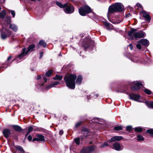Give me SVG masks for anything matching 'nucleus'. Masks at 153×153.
<instances>
[{
	"mask_svg": "<svg viewBox=\"0 0 153 153\" xmlns=\"http://www.w3.org/2000/svg\"><path fill=\"white\" fill-rule=\"evenodd\" d=\"M3 134L4 136L6 138H8L10 134V131L8 129H5L3 131Z\"/></svg>",
	"mask_w": 153,
	"mask_h": 153,
	"instance_id": "obj_16",
	"label": "nucleus"
},
{
	"mask_svg": "<svg viewBox=\"0 0 153 153\" xmlns=\"http://www.w3.org/2000/svg\"><path fill=\"white\" fill-rule=\"evenodd\" d=\"M65 9V11L67 13H73L74 11V7L71 4H70L66 7Z\"/></svg>",
	"mask_w": 153,
	"mask_h": 153,
	"instance_id": "obj_8",
	"label": "nucleus"
},
{
	"mask_svg": "<svg viewBox=\"0 0 153 153\" xmlns=\"http://www.w3.org/2000/svg\"><path fill=\"white\" fill-rule=\"evenodd\" d=\"M10 27L11 29L15 32L17 31L18 30L17 26L14 24H10Z\"/></svg>",
	"mask_w": 153,
	"mask_h": 153,
	"instance_id": "obj_24",
	"label": "nucleus"
},
{
	"mask_svg": "<svg viewBox=\"0 0 153 153\" xmlns=\"http://www.w3.org/2000/svg\"><path fill=\"white\" fill-rule=\"evenodd\" d=\"M38 139V141H45V139L43 136L38 134L37 135Z\"/></svg>",
	"mask_w": 153,
	"mask_h": 153,
	"instance_id": "obj_21",
	"label": "nucleus"
},
{
	"mask_svg": "<svg viewBox=\"0 0 153 153\" xmlns=\"http://www.w3.org/2000/svg\"><path fill=\"white\" fill-rule=\"evenodd\" d=\"M143 128L140 127H137L134 128V130L135 131L141 132L142 131Z\"/></svg>",
	"mask_w": 153,
	"mask_h": 153,
	"instance_id": "obj_33",
	"label": "nucleus"
},
{
	"mask_svg": "<svg viewBox=\"0 0 153 153\" xmlns=\"http://www.w3.org/2000/svg\"><path fill=\"white\" fill-rule=\"evenodd\" d=\"M142 85V84L139 81H134L132 83L131 88L133 91H137L139 90Z\"/></svg>",
	"mask_w": 153,
	"mask_h": 153,
	"instance_id": "obj_5",
	"label": "nucleus"
},
{
	"mask_svg": "<svg viewBox=\"0 0 153 153\" xmlns=\"http://www.w3.org/2000/svg\"><path fill=\"white\" fill-rule=\"evenodd\" d=\"M27 139H28V140H29V141H31L32 139V138L31 136L30 135H29L28 136V137H27Z\"/></svg>",
	"mask_w": 153,
	"mask_h": 153,
	"instance_id": "obj_47",
	"label": "nucleus"
},
{
	"mask_svg": "<svg viewBox=\"0 0 153 153\" xmlns=\"http://www.w3.org/2000/svg\"><path fill=\"white\" fill-rule=\"evenodd\" d=\"M59 83V82L58 81H56L55 82H54L53 83H51V84L49 85L46 87V89H49L53 87L54 86L57 85Z\"/></svg>",
	"mask_w": 153,
	"mask_h": 153,
	"instance_id": "obj_19",
	"label": "nucleus"
},
{
	"mask_svg": "<svg viewBox=\"0 0 153 153\" xmlns=\"http://www.w3.org/2000/svg\"><path fill=\"white\" fill-rule=\"evenodd\" d=\"M11 15H12L13 17H14L15 16V11L13 10H11Z\"/></svg>",
	"mask_w": 153,
	"mask_h": 153,
	"instance_id": "obj_46",
	"label": "nucleus"
},
{
	"mask_svg": "<svg viewBox=\"0 0 153 153\" xmlns=\"http://www.w3.org/2000/svg\"><path fill=\"white\" fill-rule=\"evenodd\" d=\"M38 141V139H37V136H36V137L34 138H33V141Z\"/></svg>",
	"mask_w": 153,
	"mask_h": 153,
	"instance_id": "obj_54",
	"label": "nucleus"
},
{
	"mask_svg": "<svg viewBox=\"0 0 153 153\" xmlns=\"http://www.w3.org/2000/svg\"><path fill=\"white\" fill-rule=\"evenodd\" d=\"M145 36V33L142 31L136 32L135 34L134 38L136 39L144 37Z\"/></svg>",
	"mask_w": 153,
	"mask_h": 153,
	"instance_id": "obj_10",
	"label": "nucleus"
},
{
	"mask_svg": "<svg viewBox=\"0 0 153 153\" xmlns=\"http://www.w3.org/2000/svg\"><path fill=\"white\" fill-rule=\"evenodd\" d=\"M94 94H92L91 96H92V97H94V98H96L98 96V94H96L95 95V96H93Z\"/></svg>",
	"mask_w": 153,
	"mask_h": 153,
	"instance_id": "obj_49",
	"label": "nucleus"
},
{
	"mask_svg": "<svg viewBox=\"0 0 153 153\" xmlns=\"http://www.w3.org/2000/svg\"><path fill=\"white\" fill-rule=\"evenodd\" d=\"M27 53L28 52L26 51V48H23L22 49V53L18 56L17 59H21L25 56ZM17 60H18V59Z\"/></svg>",
	"mask_w": 153,
	"mask_h": 153,
	"instance_id": "obj_12",
	"label": "nucleus"
},
{
	"mask_svg": "<svg viewBox=\"0 0 153 153\" xmlns=\"http://www.w3.org/2000/svg\"><path fill=\"white\" fill-rule=\"evenodd\" d=\"M131 60L134 62H138V61L137 59V58L136 57H133L132 58Z\"/></svg>",
	"mask_w": 153,
	"mask_h": 153,
	"instance_id": "obj_43",
	"label": "nucleus"
},
{
	"mask_svg": "<svg viewBox=\"0 0 153 153\" xmlns=\"http://www.w3.org/2000/svg\"><path fill=\"white\" fill-rule=\"evenodd\" d=\"M123 6L120 3H116L109 6L108 13H112L116 11H122L123 10Z\"/></svg>",
	"mask_w": 153,
	"mask_h": 153,
	"instance_id": "obj_2",
	"label": "nucleus"
},
{
	"mask_svg": "<svg viewBox=\"0 0 153 153\" xmlns=\"http://www.w3.org/2000/svg\"><path fill=\"white\" fill-rule=\"evenodd\" d=\"M95 149L94 146H91L85 147L81 150V153H87L92 152Z\"/></svg>",
	"mask_w": 153,
	"mask_h": 153,
	"instance_id": "obj_7",
	"label": "nucleus"
},
{
	"mask_svg": "<svg viewBox=\"0 0 153 153\" xmlns=\"http://www.w3.org/2000/svg\"><path fill=\"white\" fill-rule=\"evenodd\" d=\"M105 27L108 30H110L113 29V27L111 24L108 23H105Z\"/></svg>",
	"mask_w": 153,
	"mask_h": 153,
	"instance_id": "obj_20",
	"label": "nucleus"
},
{
	"mask_svg": "<svg viewBox=\"0 0 153 153\" xmlns=\"http://www.w3.org/2000/svg\"><path fill=\"white\" fill-rule=\"evenodd\" d=\"M111 142L110 140L108 141L107 142H106L103 143L102 146V147H105L106 146H107L108 145L109 143H110Z\"/></svg>",
	"mask_w": 153,
	"mask_h": 153,
	"instance_id": "obj_35",
	"label": "nucleus"
},
{
	"mask_svg": "<svg viewBox=\"0 0 153 153\" xmlns=\"http://www.w3.org/2000/svg\"><path fill=\"white\" fill-rule=\"evenodd\" d=\"M129 47H130V49L132 50L133 48V47L132 45L131 44H130L129 45Z\"/></svg>",
	"mask_w": 153,
	"mask_h": 153,
	"instance_id": "obj_50",
	"label": "nucleus"
},
{
	"mask_svg": "<svg viewBox=\"0 0 153 153\" xmlns=\"http://www.w3.org/2000/svg\"><path fill=\"white\" fill-rule=\"evenodd\" d=\"M63 133V131L62 130H60L59 131V134L60 135H62Z\"/></svg>",
	"mask_w": 153,
	"mask_h": 153,
	"instance_id": "obj_51",
	"label": "nucleus"
},
{
	"mask_svg": "<svg viewBox=\"0 0 153 153\" xmlns=\"http://www.w3.org/2000/svg\"><path fill=\"white\" fill-rule=\"evenodd\" d=\"M11 33L10 32H8L7 33H2L1 34V37L2 39H6L7 37L11 35Z\"/></svg>",
	"mask_w": 153,
	"mask_h": 153,
	"instance_id": "obj_18",
	"label": "nucleus"
},
{
	"mask_svg": "<svg viewBox=\"0 0 153 153\" xmlns=\"http://www.w3.org/2000/svg\"><path fill=\"white\" fill-rule=\"evenodd\" d=\"M82 79V78L81 76H78L76 80V84L78 85H80L81 83Z\"/></svg>",
	"mask_w": 153,
	"mask_h": 153,
	"instance_id": "obj_25",
	"label": "nucleus"
},
{
	"mask_svg": "<svg viewBox=\"0 0 153 153\" xmlns=\"http://www.w3.org/2000/svg\"><path fill=\"white\" fill-rule=\"evenodd\" d=\"M123 137L120 136H115L112 137L110 141L111 142H113L116 141H119L122 139Z\"/></svg>",
	"mask_w": 153,
	"mask_h": 153,
	"instance_id": "obj_14",
	"label": "nucleus"
},
{
	"mask_svg": "<svg viewBox=\"0 0 153 153\" xmlns=\"http://www.w3.org/2000/svg\"><path fill=\"white\" fill-rule=\"evenodd\" d=\"M53 73V70H50L47 71L46 73V75L47 76H50Z\"/></svg>",
	"mask_w": 153,
	"mask_h": 153,
	"instance_id": "obj_31",
	"label": "nucleus"
},
{
	"mask_svg": "<svg viewBox=\"0 0 153 153\" xmlns=\"http://www.w3.org/2000/svg\"><path fill=\"white\" fill-rule=\"evenodd\" d=\"M137 140L139 141H143L144 140V138L143 137L140 135H138L137 136Z\"/></svg>",
	"mask_w": 153,
	"mask_h": 153,
	"instance_id": "obj_38",
	"label": "nucleus"
},
{
	"mask_svg": "<svg viewBox=\"0 0 153 153\" xmlns=\"http://www.w3.org/2000/svg\"><path fill=\"white\" fill-rule=\"evenodd\" d=\"M11 56H10L8 57L7 59V60L5 63L7 65V66L6 67H5V68H7V66H8L10 64L9 62V61L11 59Z\"/></svg>",
	"mask_w": 153,
	"mask_h": 153,
	"instance_id": "obj_36",
	"label": "nucleus"
},
{
	"mask_svg": "<svg viewBox=\"0 0 153 153\" xmlns=\"http://www.w3.org/2000/svg\"><path fill=\"white\" fill-rule=\"evenodd\" d=\"M15 147L17 150H18L21 153H23L24 152V151L21 146H15Z\"/></svg>",
	"mask_w": 153,
	"mask_h": 153,
	"instance_id": "obj_27",
	"label": "nucleus"
},
{
	"mask_svg": "<svg viewBox=\"0 0 153 153\" xmlns=\"http://www.w3.org/2000/svg\"><path fill=\"white\" fill-rule=\"evenodd\" d=\"M91 11V8L87 6H84L79 10L80 14L82 16H85L86 13H88Z\"/></svg>",
	"mask_w": 153,
	"mask_h": 153,
	"instance_id": "obj_3",
	"label": "nucleus"
},
{
	"mask_svg": "<svg viewBox=\"0 0 153 153\" xmlns=\"http://www.w3.org/2000/svg\"><path fill=\"white\" fill-rule=\"evenodd\" d=\"M138 42L146 46H148L149 45V42L147 39H142L139 41Z\"/></svg>",
	"mask_w": 153,
	"mask_h": 153,
	"instance_id": "obj_15",
	"label": "nucleus"
},
{
	"mask_svg": "<svg viewBox=\"0 0 153 153\" xmlns=\"http://www.w3.org/2000/svg\"><path fill=\"white\" fill-rule=\"evenodd\" d=\"M1 8L0 7V10H1Z\"/></svg>",
	"mask_w": 153,
	"mask_h": 153,
	"instance_id": "obj_60",
	"label": "nucleus"
},
{
	"mask_svg": "<svg viewBox=\"0 0 153 153\" xmlns=\"http://www.w3.org/2000/svg\"><path fill=\"white\" fill-rule=\"evenodd\" d=\"M90 45L92 46L94 45V42L91 40L90 38H88L87 39H85L82 42V45L85 48H88Z\"/></svg>",
	"mask_w": 153,
	"mask_h": 153,
	"instance_id": "obj_4",
	"label": "nucleus"
},
{
	"mask_svg": "<svg viewBox=\"0 0 153 153\" xmlns=\"http://www.w3.org/2000/svg\"><path fill=\"white\" fill-rule=\"evenodd\" d=\"M81 122H79L76 124V125H75V126L76 127H77L78 126H80L81 125Z\"/></svg>",
	"mask_w": 153,
	"mask_h": 153,
	"instance_id": "obj_48",
	"label": "nucleus"
},
{
	"mask_svg": "<svg viewBox=\"0 0 153 153\" xmlns=\"http://www.w3.org/2000/svg\"><path fill=\"white\" fill-rule=\"evenodd\" d=\"M114 128L116 130H120L122 129V127L121 126H117L114 127Z\"/></svg>",
	"mask_w": 153,
	"mask_h": 153,
	"instance_id": "obj_40",
	"label": "nucleus"
},
{
	"mask_svg": "<svg viewBox=\"0 0 153 153\" xmlns=\"http://www.w3.org/2000/svg\"><path fill=\"white\" fill-rule=\"evenodd\" d=\"M77 77L74 74H67L64 78L67 86L71 89H74L75 86V80Z\"/></svg>",
	"mask_w": 153,
	"mask_h": 153,
	"instance_id": "obj_1",
	"label": "nucleus"
},
{
	"mask_svg": "<svg viewBox=\"0 0 153 153\" xmlns=\"http://www.w3.org/2000/svg\"><path fill=\"white\" fill-rule=\"evenodd\" d=\"M5 0H3V1H4Z\"/></svg>",
	"mask_w": 153,
	"mask_h": 153,
	"instance_id": "obj_62",
	"label": "nucleus"
},
{
	"mask_svg": "<svg viewBox=\"0 0 153 153\" xmlns=\"http://www.w3.org/2000/svg\"><path fill=\"white\" fill-rule=\"evenodd\" d=\"M81 133L84 134L85 136L83 138L86 137L87 136L86 135L88 132V128H83L81 131Z\"/></svg>",
	"mask_w": 153,
	"mask_h": 153,
	"instance_id": "obj_17",
	"label": "nucleus"
},
{
	"mask_svg": "<svg viewBox=\"0 0 153 153\" xmlns=\"http://www.w3.org/2000/svg\"><path fill=\"white\" fill-rule=\"evenodd\" d=\"M129 97L131 99L139 102H142V101L141 100L142 98L138 94H131L129 95Z\"/></svg>",
	"mask_w": 153,
	"mask_h": 153,
	"instance_id": "obj_6",
	"label": "nucleus"
},
{
	"mask_svg": "<svg viewBox=\"0 0 153 153\" xmlns=\"http://www.w3.org/2000/svg\"><path fill=\"white\" fill-rule=\"evenodd\" d=\"M146 132L151 134H153V129H151L146 130Z\"/></svg>",
	"mask_w": 153,
	"mask_h": 153,
	"instance_id": "obj_42",
	"label": "nucleus"
},
{
	"mask_svg": "<svg viewBox=\"0 0 153 153\" xmlns=\"http://www.w3.org/2000/svg\"><path fill=\"white\" fill-rule=\"evenodd\" d=\"M43 52H41L40 53V58H41L43 56Z\"/></svg>",
	"mask_w": 153,
	"mask_h": 153,
	"instance_id": "obj_53",
	"label": "nucleus"
},
{
	"mask_svg": "<svg viewBox=\"0 0 153 153\" xmlns=\"http://www.w3.org/2000/svg\"><path fill=\"white\" fill-rule=\"evenodd\" d=\"M80 138H76L74 139V141L75 143L78 145H79L80 143Z\"/></svg>",
	"mask_w": 153,
	"mask_h": 153,
	"instance_id": "obj_34",
	"label": "nucleus"
},
{
	"mask_svg": "<svg viewBox=\"0 0 153 153\" xmlns=\"http://www.w3.org/2000/svg\"><path fill=\"white\" fill-rule=\"evenodd\" d=\"M126 129L127 131H131L132 130V128L131 126H126Z\"/></svg>",
	"mask_w": 153,
	"mask_h": 153,
	"instance_id": "obj_44",
	"label": "nucleus"
},
{
	"mask_svg": "<svg viewBox=\"0 0 153 153\" xmlns=\"http://www.w3.org/2000/svg\"><path fill=\"white\" fill-rule=\"evenodd\" d=\"M6 14V12L4 10H3L0 12V18L4 19Z\"/></svg>",
	"mask_w": 153,
	"mask_h": 153,
	"instance_id": "obj_28",
	"label": "nucleus"
},
{
	"mask_svg": "<svg viewBox=\"0 0 153 153\" xmlns=\"http://www.w3.org/2000/svg\"><path fill=\"white\" fill-rule=\"evenodd\" d=\"M62 78V76L58 75H56L55 77L53 78L54 79H58L59 80H61Z\"/></svg>",
	"mask_w": 153,
	"mask_h": 153,
	"instance_id": "obj_30",
	"label": "nucleus"
},
{
	"mask_svg": "<svg viewBox=\"0 0 153 153\" xmlns=\"http://www.w3.org/2000/svg\"><path fill=\"white\" fill-rule=\"evenodd\" d=\"M140 44V43H139L136 45L137 48L139 49H140L141 48V46Z\"/></svg>",
	"mask_w": 153,
	"mask_h": 153,
	"instance_id": "obj_45",
	"label": "nucleus"
},
{
	"mask_svg": "<svg viewBox=\"0 0 153 153\" xmlns=\"http://www.w3.org/2000/svg\"><path fill=\"white\" fill-rule=\"evenodd\" d=\"M145 103L148 108H153V101H146Z\"/></svg>",
	"mask_w": 153,
	"mask_h": 153,
	"instance_id": "obj_22",
	"label": "nucleus"
},
{
	"mask_svg": "<svg viewBox=\"0 0 153 153\" xmlns=\"http://www.w3.org/2000/svg\"><path fill=\"white\" fill-rule=\"evenodd\" d=\"M140 14L145 19L149 22L151 19V17L149 14L144 11H141L140 13Z\"/></svg>",
	"mask_w": 153,
	"mask_h": 153,
	"instance_id": "obj_9",
	"label": "nucleus"
},
{
	"mask_svg": "<svg viewBox=\"0 0 153 153\" xmlns=\"http://www.w3.org/2000/svg\"><path fill=\"white\" fill-rule=\"evenodd\" d=\"M44 84V82L41 83H40L39 84V85L41 87H42L43 85V84Z\"/></svg>",
	"mask_w": 153,
	"mask_h": 153,
	"instance_id": "obj_57",
	"label": "nucleus"
},
{
	"mask_svg": "<svg viewBox=\"0 0 153 153\" xmlns=\"http://www.w3.org/2000/svg\"><path fill=\"white\" fill-rule=\"evenodd\" d=\"M143 90L145 93L148 94H150L152 93L151 91L148 89L145 88Z\"/></svg>",
	"mask_w": 153,
	"mask_h": 153,
	"instance_id": "obj_37",
	"label": "nucleus"
},
{
	"mask_svg": "<svg viewBox=\"0 0 153 153\" xmlns=\"http://www.w3.org/2000/svg\"><path fill=\"white\" fill-rule=\"evenodd\" d=\"M32 1H35V0H31Z\"/></svg>",
	"mask_w": 153,
	"mask_h": 153,
	"instance_id": "obj_59",
	"label": "nucleus"
},
{
	"mask_svg": "<svg viewBox=\"0 0 153 153\" xmlns=\"http://www.w3.org/2000/svg\"><path fill=\"white\" fill-rule=\"evenodd\" d=\"M131 16V15L130 13H128V14L126 16V17H129L130 16Z\"/></svg>",
	"mask_w": 153,
	"mask_h": 153,
	"instance_id": "obj_58",
	"label": "nucleus"
},
{
	"mask_svg": "<svg viewBox=\"0 0 153 153\" xmlns=\"http://www.w3.org/2000/svg\"><path fill=\"white\" fill-rule=\"evenodd\" d=\"M32 71H33V69H32Z\"/></svg>",
	"mask_w": 153,
	"mask_h": 153,
	"instance_id": "obj_63",
	"label": "nucleus"
},
{
	"mask_svg": "<svg viewBox=\"0 0 153 153\" xmlns=\"http://www.w3.org/2000/svg\"><path fill=\"white\" fill-rule=\"evenodd\" d=\"M33 127L32 126L28 127V131L26 134V136H27L33 130Z\"/></svg>",
	"mask_w": 153,
	"mask_h": 153,
	"instance_id": "obj_39",
	"label": "nucleus"
},
{
	"mask_svg": "<svg viewBox=\"0 0 153 153\" xmlns=\"http://www.w3.org/2000/svg\"><path fill=\"white\" fill-rule=\"evenodd\" d=\"M92 120L93 122L99 123L100 119L99 118H96L93 119Z\"/></svg>",
	"mask_w": 153,
	"mask_h": 153,
	"instance_id": "obj_41",
	"label": "nucleus"
},
{
	"mask_svg": "<svg viewBox=\"0 0 153 153\" xmlns=\"http://www.w3.org/2000/svg\"><path fill=\"white\" fill-rule=\"evenodd\" d=\"M42 89L43 90V88H42Z\"/></svg>",
	"mask_w": 153,
	"mask_h": 153,
	"instance_id": "obj_61",
	"label": "nucleus"
},
{
	"mask_svg": "<svg viewBox=\"0 0 153 153\" xmlns=\"http://www.w3.org/2000/svg\"><path fill=\"white\" fill-rule=\"evenodd\" d=\"M41 78V76L40 75H39L37 78V79H40V78Z\"/></svg>",
	"mask_w": 153,
	"mask_h": 153,
	"instance_id": "obj_56",
	"label": "nucleus"
},
{
	"mask_svg": "<svg viewBox=\"0 0 153 153\" xmlns=\"http://www.w3.org/2000/svg\"><path fill=\"white\" fill-rule=\"evenodd\" d=\"M39 44L43 47H45L46 45V43L43 40L40 41L39 42Z\"/></svg>",
	"mask_w": 153,
	"mask_h": 153,
	"instance_id": "obj_32",
	"label": "nucleus"
},
{
	"mask_svg": "<svg viewBox=\"0 0 153 153\" xmlns=\"http://www.w3.org/2000/svg\"><path fill=\"white\" fill-rule=\"evenodd\" d=\"M56 4L57 6L61 8H63L66 7L67 6V5H68V4L67 3H65L64 4H62L61 3L58 1H56Z\"/></svg>",
	"mask_w": 153,
	"mask_h": 153,
	"instance_id": "obj_23",
	"label": "nucleus"
},
{
	"mask_svg": "<svg viewBox=\"0 0 153 153\" xmlns=\"http://www.w3.org/2000/svg\"><path fill=\"white\" fill-rule=\"evenodd\" d=\"M137 30L132 28L130 31L128 32V35L130 37L131 39H133L135 37V34L136 33Z\"/></svg>",
	"mask_w": 153,
	"mask_h": 153,
	"instance_id": "obj_11",
	"label": "nucleus"
},
{
	"mask_svg": "<svg viewBox=\"0 0 153 153\" xmlns=\"http://www.w3.org/2000/svg\"><path fill=\"white\" fill-rule=\"evenodd\" d=\"M35 45L33 44L30 45L28 48V49L26 51L28 52V53L30 51H33V49L35 48Z\"/></svg>",
	"mask_w": 153,
	"mask_h": 153,
	"instance_id": "obj_26",
	"label": "nucleus"
},
{
	"mask_svg": "<svg viewBox=\"0 0 153 153\" xmlns=\"http://www.w3.org/2000/svg\"><path fill=\"white\" fill-rule=\"evenodd\" d=\"M136 6L139 7L141 8L142 7L141 5L140 4H137L136 5Z\"/></svg>",
	"mask_w": 153,
	"mask_h": 153,
	"instance_id": "obj_52",
	"label": "nucleus"
},
{
	"mask_svg": "<svg viewBox=\"0 0 153 153\" xmlns=\"http://www.w3.org/2000/svg\"><path fill=\"white\" fill-rule=\"evenodd\" d=\"M112 148L117 151L121 150H122V148H121L120 144L118 143H115L113 144Z\"/></svg>",
	"mask_w": 153,
	"mask_h": 153,
	"instance_id": "obj_13",
	"label": "nucleus"
},
{
	"mask_svg": "<svg viewBox=\"0 0 153 153\" xmlns=\"http://www.w3.org/2000/svg\"><path fill=\"white\" fill-rule=\"evenodd\" d=\"M43 79L45 81V82H46L47 81V79H46L45 76H44L43 77Z\"/></svg>",
	"mask_w": 153,
	"mask_h": 153,
	"instance_id": "obj_55",
	"label": "nucleus"
},
{
	"mask_svg": "<svg viewBox=\"0 0 153 153\" xmlns=\"http://www.w3.org/2000/svg\"><path fill=\"white\" fill-rule=\"evenodd\" d=\"M13 128L16 131H21L22 130V128L19 126H13Z\"/></svg>",
	"mask_w": 153,
	"mask_h": 153,
	"instance_id": "obj_29",
	"label": "nucleus"
}]
</instances>
